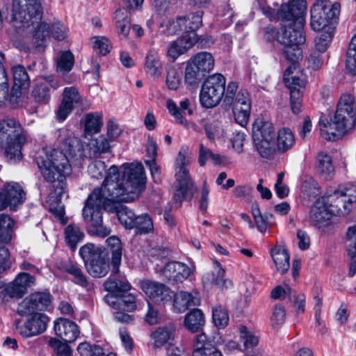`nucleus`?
I'll return each mask as SVG.
<instances>
[{"instance_id":"4c0bfd02","label":"nucleus","mask_w":356,"mask_h":356,"mask_svg":"<svg viewBox=\"0 0 356 356\" xmlns=\"http://www.w3.org/2000/svg\"><path fill=\"white\" fill-rule=\"evenodd\" d=\"M83 143L86 144V149H88V156L108 152L110 149L109 142L104 136H99L95 138L92 136L89 140H84Z\"/></svg>"},{"instance_id":"e2e57ef3","label":"nucleus","mask_w":356,"mask_h":356,"mask_svg":"<svg viewBox=\"0 0 356 356\" xmlns=\"http://www.w3.org/2000/svg\"><path fill=\"white\" fill-rule=\"evenodd\" d=\"M145 68L148 74L154 78L160 76L161 74L160 70L161 63L153 56L149 55L147 56Z\"/></svg>"},{"instance_id":"4468645a","label":"nucleus","mask_w":356,"mask_h":356,"mask_svg":"<svg viewBox=\"0 0 356 356\" xmlns=\"http://www.w3.org/2000/svg\"><path fill=\"white\" fill-rule=\"evenodd\" d=\"M106 303L113 309L115 319L122 323H129L132 320V316L125 312H132L136 308L135 297L131 294L120 295V293H108L104 297Z\"/></svg>"},{"instance_id":"a18cd8bd","label":"nucleus","mask_w":356,"mask_h":356,"mask_svg":"<svg viewBox=\"0 0 356 356\" xmlns=\"http://www.w3.org/2000/svg\"><path fill=\"white\" fill-rule=\"evenodd\" d=\"M65 236L67 243L72 249H74L76 245L83 241L84 234L81 231L78 225L70 224L65 228Z\"/></svg>"},{"instance_id":"c9c22d12","label":"nucleus","mask_w":356,"mask_h":356,"mask_svg":"<svg viewBox=\"0 0 356 356\" xmlns=\"http://www.w3.org/2000/svg\"><path fill=\"white\" fill-rule=\"evenodd\" d=\"M83 122L85 127L83 140H89V138L92 137L93 134L98 133L103 125L102 119L98 114H87Z\"/></svg>"},{"instance_id":"dca6fc26","label":"nucleus","mask_w":356,"mask_h":356,"mask_svg":"<svg viewBox=\"0 0 356 356\" xmlns=\"http://www.w3.org/2000/svg\"><path fill=\"white\" fill-rule=\"evenodd\" d=\"M51 302L49 292L33 293L19 303L17 312L21 315H26L45 310L51 306Z\"/></svg>"},{"instance_id":"c03bdc74","label":"nucleus","mask_w":356,"mask_h":356,"mask_svg":"<svg viewBox=\"0 0 356 356\" xmlns=\"http://www.w3.org/2000/svg\"><path fill=\"white\" fill-rule=\"evenodd\" d=\"M115 19L118 34L123 38H127L130 31V20L127 12L120 9L115 13Z\"/></svg>"},{"instance_id":"cd10ccee","label":"nucleus","mask_w":356,"mask_h":356,"mask_svg":"<svg viewBox=\"0 0 356 356\" xmlns=\"http://www.w3.org/2000/svg\"><path fill=\"white\" fill-rule=\"evenodd\" d=\"M172 298H174V309L179 313L185 312L189 307L200 304V298L196 291L188 293L181 291L176 294L174 293Z\"/></svg>"},{"instance_id":"ea45409f","label":"nucleus","mask_w":356,"mask_h":356,"mask_svg":"<svg viewBox=\"0 0 356 356\" xmlns=\"http://www.w3.org/2000/svg\"><path fill=\"white\" fill-rule=\"evenodd\" d=\"M251 213L254 219V225L259 232L265 233L269 225V220L273 215L268 213H261L259 204L257 202L252 203Z\"/></svg>"},{"instance_id":"2eb2a0df","label":"nucleus","mask_w":356,"mask_h":356,"mask_svg":"<svg viewBox=\"0 0 356 356\" xmlns=\"http://www.w3.org/2000/svg\"><path fill=\"white\" fill-rule=\"evenodd\" d=\"M61 151L65 154L70 160L78 159L88 156V149L83 140L81 141L74 133L67 129L60 131Z\"/></svg>"},{"instance_id":"72a5a7b5","label":"nucleus","mask_w":356,"mask_h":356,"mask_svg":"<svg viewBox=\"0 0 356 356\" xmlns=\"http://www.w3.org/2000/svg\"><path fill=\"white\" fill-rule=\"evenodd\" d=\"M295 143V135L289 128L283 127L277 131L275 145L279 151L286 152L292 149Z\"/></svg>"},{"instance_id":"473e14b6","label":"nucleus","mask_w":356,"mask_h":356,"mask_svg":"<svg viewBox=\"0 0 356 356\" xmlns=\"http://www.w3.org/2000/svg\"><path fill=\"white\" fill-rule=\"evenodd\" d=\"M205 324V317L202 310L194 309L187 313L184 319V327L191 332L200 330Z\"/></svg>"},{"instance_id":"7ed1b4c3","label":"nucleus","mask_w":356,"mask_h":356,"mask_svg":"<svg viewBox=\"0 0 356 356\" xmlns=\"http://www.w3.org/2000/svg\"><path fill=\"white\" fill-rule=\"evenodd\" d=\"M38 165L44 178L55 183V190L47 200L49 209L58 218L65 214L61 197L65 188V177L71 173L70 160L61 150L45 148L38 158Z\"/></svg>"},{"instance_id":"774afa93","label":"nucleus","mask_w":356,"mask_h":356,"mask_svg":"<svg viewBox=\"0 0 356 356\" xmlns=\"http://www.w3.org/2000/svg\"><path fill=\"white\" fill-rule=\"evenodd\" d=\"M106 170L105 163L101 161H95L90 163L88 168V172L91 177L94 179L102 178Z\"/></svg>"},{"instance_id":"69168bd1","label":"nucleus","mask_w":356,"mask_h":356,"mask_svg":"<svg viewBox=\"0 0 356 356\" xmlns=\"http://www.w3.org/2000/svg\"><path fill=\"white\" fill-rule=\"evenodd\" d=\"M186 23V19L182 16L176 17L168 22L165 25L168 33L174 35L184 31V25Z\"/></svg>"},{"instance_id":"393cba45","label":"nucleus","mask_w":356,"mask_h":356,"mask_svg":"<svg viewBox=\"0 0 356 356\" xmlns=\"http://www.w3.org/2000/svg\"><path fill=\"white\" fill-rule=\"evenodd\" d=\"M198 40L197 34H192L187 38L181 36L172 42L167 51V56L175 61L179 56L186 53Z\"/></svg>"},{"instance_id":"412c9836","label":"nucleus","mask_w":356,"mask_h":356,"mask_svg":"<svg viewBox=\"0 0 356 356\" xmlns=\"http://www.w3.org/2000/svg\"><path fill=\"white\" fill-rule=\"evenodd\" d=\"M56 335L66 343L74 341L80 334L79 326L65 318H58L54 321Z\"/></svg>"},{"instance_id":"e433bc0d","label":"nucleus","mask_w":356,"mask_h":356,"mask_svg":"<svg viewBox=\"0 0 356 356\" xmlns=\"http://www.w3.org/2000/svg\"><path fill=\"white\" fill-rule=\"evenodd\" d=\"M16 222L9 215L0 214V243H8L12 241Z\"/></svg>"},{"instance_id":"c85d7f7f","label":"nucleus","mask_w":356,"mask_h":356,"mask_svg":"<svg viewBox=\"0 0 356 356\" xmlns=\"http://www.w3.org/2000/svg\"><path fill=\"white\" fill-rule=\"evenodd\" d=\"M10 210H16L17 208L22 204L26 199V194L22 187L17 183H8L2 188Z\"/></svg>"},{"instance_id":"20e7f679","label":"nucleus","mask_w":356,"mask_h":356,"mask_svg":"<svg viewBox=\"0 0 356 356\" xmlns=\"http://www.w3.org/2000/svg\"><path fill=\"white\" fill-rule=\"evenodd\" d=\"M356 200V188L351 184L341 185L318 197L312 207L309 220L319 228L327 225L332 215H344Z\"/></svg>"},{"instance_id":"864d4df0","label":"nucleus","mask_w":356,"mask_h":356,"mask_svg":"<svg viewBox=\"0 0 356 356\" xmlns=\"http://www.w3.org/2000/svg\"><path fill=\"white\" fill-rule=\"evenodd\" d=\"M13 75L14 87H17L19 88H26L29 87L30 79L24 67L21 65L13 67Z\"/></svg>"},{"instance_id":"1a4fd4ad","label":"nucleus","mask_w":356,"mask_h":356,"mask_svg":"<svg viewBox=\"0 0 356 356\" xmlns=\"http://www.w3.org/2000/svg\"><path fill=\"white\" fill-rule=\"evenodd\" d=\"M355 124L356 115L336 111L330 120H320L319 129L323 138L336 140L350 133Z\"/></svg>"},{"instance_id":"de8ad7c7","label":"nucleus","mask_w":356,"mask_h":356,"mask_svg":"<svg viewBox=\"0 0 356 356\" xmlns=\"http://www.w3.org/2000/svg\"><path fill=\"white\" fill-rule=\"evenodd\" d=\"M239 339L243 343L245 350L252 349L259 343V337L249 330L245 326L239 327Z\"/></svg>"},{"instance_id":"4d7b16f0","label":"nucleus","mask_w":356,"mask_h":356,"mask_svg":"<svg viewBox=\"0 0 356 356\" xmlns=\"http://www.w3.org/2000/svg\"><path fill=\"white\" fill-rule=\"evenodd\" d=\"M134 228L136 232L140 234L152 232L154 225L152 218L147 213L137 216Z\"/></svg>"},{"instance_id":"5701e85b","label":"nucleus","mask_w":356,"mask_h":356,"mask_svg":"<svg viewBox=\"0 0 356 356\" xmlns=\"http://www.w3.org/2000/svg\"><path fill=\"white\" fill-rule=\"evenodd\" d=\"M225 270L220 262L213 260V269L211 273H205L202 277V282L204 286H216L219 289H229L232 286V282L228 279H225Z\"/></svg>"},{"instance_id":"6ab92c4d","label":"nucleus","mask_w":356,"mask_h":356,"mask_svg":"<svg viewBox=\"0 0 356 356\" xmlns=\"http://www.w3.org/2000/svg\"><path fill=\"white\" fill-rule=\"evenodd\" d=\"M250 109V99L248 91L239 90L233 101V114L236 122L241 127H245L248 124Z\"/></svg>"},{"instance_id":"49530a36","label":"nucleus","mask_w":356,"mask_h":356,"mask_svg":"<svg viewBox=\"0 0 356 356\" xmlns=\"http://www.w3.org/2000/svg\"><path fill=\"white\" fill-rule=\"evenodd\" d=\"M203 76L204 74L202 72L196 69L189 61L187 62L184 72V83L188 87L193 88L197 86Z\"/></svg>"},{"instance_id":"f03ea898","label":"nucleus","mask_w":356,"mask_h":356,"mask_svg":"<svg viewBox=\"0 0 356 356\" xmlns=\"http://www.w3.org/2000/svg\"><path fill=\"white\" fill-rule=\"evenodd\" d=\"M122 179H119L118 169L112 165L102 186L90 193V200L104 203L106 208L113 209L117 201L131 202L143 191L146 177L142 164L131 163L122 166Z\"/></svg>"},{"instance_id":"7c9ffc66","label":"nucleus","mask_w":356,"mask_h":356,"mask_svg":"<svg viewBox=\"0 0 356 356\" xmlns=\"http://www.w3.org/2000/svg\"><path fill=\"white\" fill-rule=\"evenodd\" d=\"M166 107L169 113L178 121L179 124L184 127H188V122L184 118V114L187 111L188 114L192 115L193 110L191 108V100L184 99L179 103V107L172 99H168Z\"/></svg>"},{"instance_id":"37998d69","label":"nucleus","mask_w":356,"mask_h":356,"mask_svg":"<svg viewBox=\"0 0 356 356\" xmlns=\"http://www.w3.org/2000/svg\"><path fill=\"white\" fill-rule=\"evenodd\" d=\"M336 111L356 115V100L351 94L345 92L339 97Z\"/></svg>"},{"instance_id":"f704fd0d","label":"nucleus","mask_w":356,"mask_h":356,"mask_svg":"<svg viewBox=\"0 0 356 356\" xmlns=\"http://www.w3.org/2000/svg\"><path fill=\"white\" fill-rule=\"evenodd\" d=\"M196 69H198L204 74L209 72L214 67V58L211 54L202 51L195 54L188 60Z\"/></svg>"},{"instance_id":"6e6d98bb","label":"nucleus","mask_w":356,"mask_h":356,"mask_svg":"<svg viewBox=\"0 0 356 356\" xmlns=\"http://www.w3.org/2000/svg\"><path fill=\"white\" fill-rule=\"evenodd\" d=\"M165 83L172 90H177L181 85V74L175 67H169L166 70Z\"/></svg>"},{"instance_id":"9b49d317","label":"nucleus","mask_w":356,"mask_h":356,"mask_svg":"<svg viewBox=\"0 0 356 356\" xmlns=\"http://www.w3.org/2000/svg\"><path fill=\"white\" fill-rule=\"evenodd\" d=\"M275 129L270 122L257 119L252 128L255 148L259 155L265 159L271 158L276 149Z\"/></svg>"},{"instance_id":"338daca9","label":"nucleus","mask_w":356,"mask_h":356,"mask_svg":"<svg viewBox=\"0 0 356 356\" xmlns=\"http://www.w3.org/2000/svg\"><path fill=\"white\" fill-rule=\"evenodd\" d=\"M325 58V54H321L318 51L312 50L307 58L309 67L314 70L320 69L324 63Z\"/></svg>"},{"instance_id":"f257e3e1","label":"nucleus","mask_w":356,"mask_h":356,"mask_svg":"<svg viewBox=\"0 0 356 356\" xmlns=\"http://www.w3.org/2000/svg\"><path fill=\"white\" fill-rule=\"evenodd\" d=\"M280 3L281 0H266L261 8L270 19H279L285 22L277 32V40L284 47V54L288 60L299 61L302 58L300 45L305 40L302 27L305 22L306 1L291 0L280 9Z\"/></svg>"},{"instance_id":"0eeeda50","label":"nucleus","mask_w":356,"mask_h":356,"mask_svg":"<svg viewBox=\"0 0 356 356\" xmlns=\"http://www.w3.org/2000/svg\"><path fill=\"white\" fill-rule=\"evenodd\" d=\"M191 161L192 153L187 147H181L175 160L174 200L178 207L184 200L191 198L193 195L194 184L188 169Z\"/></svg>"},{"instance_id":"39448f33","label":"nucleus","mask_w":356,"mask_h":356,"mask_svg":"<svg viewBox=\"0 0 356 356\" xmlns=\"http://www.w3.org/2000/svg\"><path fill=\"white\" fill-rule=\"evenodd\" d=\"M40 15L41 6L38 0H13L12 19L14 26L28 29L33 42L38 45L50 34V24L38 22Z\"/></svg>"},{"instance_id":"b1692460","label":"nucleus","mask_w":356,"mask_h":356,"mask_svg":"<svg viewBox=\"0 0 356 356\" xmlns=\"http://www.w3.org/2000/svg\"><path fill=\"white\" fill-rule=\"evenodd\" d=\"M291 62L292 64L284 72V80L290 92L293 90L301 91L305 85V76L299 66L298 61Z\"/></svg>"},{"instance_id":"052dcab7","label":"nucleus","mask_w":356,"mask_h":356,"mask_svg":"<svg viewBox=\"0 0 356 356\" xmlns=\"http://www.w3.org/2000/svg\"><path fill=\"white\" fill-rule=\"evenodd\" d=\"M301 191L304 197H315L319 193L320 189L316 181L312 178L306 179L301 186Z\"/></svg>"},{"instance_id":"6e6552de","label":"nucleus","mask_w":356,"mask_h":356,"mask_svg":"<svg viewBox=\"0 0 356 356\" xmlns=\"http://www.w3.org/2000/svg\"><path fill=\"white\" fill-rule=\"evenodd\" d=\"M26 142L21 124L14 119L0 122V147L5 149L6 158L17 161L22 159V146Z\"/></svg>"},{"instance_id":"5fc2aeb1","label":"nucleus","mask_w":356,"mask_h":356,"mask_svg":"<svg viewBox=\"0 0 356 356\" xmlns=\"http://www.w3.org/2000/svg\"><path fill=\"white\" fill-rule=\"evenodd\" d=\"M92 47L103 56L108 54L112 49V43L109 38L105 36H94L90 40Z\"/></svg>"},{"instance_id":"8fccbe9b","label":"nucleus","mask_w":356,"mask_h":356,"mask_svg":"<svg viewBox=\"0 0 356 356\" xmlns=\"http://www.w3.org/2000/svg\"><path fill=\"white\" fill-rule=\"evenodd\" d=\"M212 320L218 329L225 328L229 323V314L225 308L216 305L212 308Z\"/></svg>"},{"instance_id":"423d86ee","label":"nucleus","mask_w":356,"mask_h":356,"mask_svg":"<svg viewBox=\"0 0 356 356\" xmlns=\"http://www.w3.org/2000/svg\"><path fill=\"white\" fill-rule=\"evenodd\" d=\"M123 202L117 201L114 205L115 208L109 209L106 208L104 203L99 204L95 200H90V194L83 209V218L90 226L89 232L92 234L102 237L106 236L110 234L111 229L102 225V209L108 212H115L119 221L126 229H131L134 228L137 216L131 209L120 204Z\"/></svg>"},{"instance_id":"c756f323","label":"nucleus","mask_w":356,"mask_h":356,"mask_svg":"<svg viewBox=\"0 0 356 356\" xmlns=\"http://www.w3.org/2000/svg\"><path fill=\"white\" fill-rule=\"evenodd\" d=\"M175 332V327L173 325H168L159 327L150 334V346L154 349L162 348L170 339H173Z\"/></svg>"},{"instance_id":"a878e982","label":"nucleus","mask_w":356,"mask_h":356,"mask_svg":"<svg viewBox=\"0 0 356 356\" xmlns=\"http://www.w3.org/2000/svg\"><path fill=\"white\" fill-rule=\"evenodd\" d=\"M193 356H222V353L202 333L196 337Z\"/></svg>"},{"instance_id":"f8f14e48","label":"nucleus","mask_w":356,"mask_h":356,"mask_svg":"<svg viewBox=\"0 0 356 356\" xmlns=\"http://www.w3.org/2000/svg\"><path fill=\"white\" fill-rule=\"evenodd\" d=\"M339 10V3L327 5L323 2H316L311 9V27L314 31H328L330 28L334 31Z\"/></svg>"},{"instance_id":"a211bd4d","label":"nucleus","mask_w":356,"mask_h":356,"mask_svg":"<svg viewBox=\"0 0 356 356\" xmlns=\"http://www.w3.org/2000/svg\"><path fill=\"white\" fill-rule=\"evenodd\" d=\"M82 103V97L75 87L65 88L63 92L62 102L56 112V118L63 122L72 111Z\"/></svg>"},{"instance_id":"603ef678","label":"nucleus","mask_w":356,"mask_h":356,"mask_svg":"<svg viewBox=\"0 0 356 356\" xmlns=\"http://www.w3.org/2000/svg\"><path fill=\"white\" fill-rule=\"evenodd\" d=\"M57 71L66 73L70 71L74 63L72 54L69 51H62L57 58Z\"/></svg>"},{"instance_id":"aec40b11","label":"nucleus","mask_w":356,"mask_h":356,"mask_svg":"<svg viewBox=\"0 0 356 356\" xmlns=\"http://www.w3.org/2000/svg\"><path fill=\"white\" fill-rule=\"evenodd\" d=\"M31 317L24 325L17 327L19 334L24 337H31L41 334L47 329L49 317L40 312L29 314Z\"/></svg>"},{"instance_id":"2f4dec72","label":"nucleus","mask_w":356,"mask_h":356,"mask_svg":"<svg viewBox=\"0 0 356 356\" xmlns=\"http://www.w3.org/2000/svg\"><path fill=\"white\" fill-rule=\"evenodd\" d=\"M270 254L277 270L281 273H286L290 266V256L286 249L282 245H276L270 250Z\"/></svg>"},{"instance_id":"ddd939ff","label":"nucleus","mask_w":356,"mask_h":356,"mask_svg":"<svg viewBox=\"0 0 356 356\" xmlns=\"http://www.w3.org/2000/svg\"><path fill=\"white\" fill-rule=\"evenodd\" d=\"M225 79L220 74L209 76L204 82L200 95L201 104L207 108L217 106L224 93Z\"/></svg>"},{"instance_id":"bb28decb","label":"nucleus","mask_w":356,"mask_h":356,"mask_svg":"<svg viewBox=\"0 0 356 356\" xmlns=\"http://www.w3.org/2000/svg\"><path fill=\"white\" fill-rule=\"evenodd\" d=\"M49 86L55 89L60 86L58 83L54 81L51 76H42L38 81L32 92V95L36 102H47L49 100L50 97Z\"/></svg>"},{"instance_id":"9d476101","label":"nucleus","mask_w":356,"mask_h":356,"mask_svg":"<svg viewBox=\"0 0 356 356\" xmlns=\"http://www.w3.org/2000/svg\"><path fill=\"white\" fill-rule=\"evenodd\" d=\"M79 254L88 273L94 277L105 276L109 270V256L106 249L86 244L81 248Z\"/></svg>"},{"instance_id":"a19ab883","label":"nucleus","mask_w":356,"mask_h":356,"mask_svg":"<svg viewBox=\"0 0 356 356\" xmlns=\"http://www.w3.org/2000/svg\"><path fill=\"white\" fill-rule=\"evenodd\" d=\"M205 132L207 137L211 141L222 140L226 137V132L220 122L214 119H211L204 126Z\"/></svg>"},{"instance_id":"13d9d810","label":"nucleus","mask_w":356,"mask_h":356,"mask_svg":"<svg viewBox=\"0 0 356 356\" xmlns=\"http://www.w3.org/2000/svg\"><path fill=\"white\" fill-rule=\"evenodd\" d=\"M346 66L353 74H356V35L352 38L346 54Z\"/></svg>"},{"instance_id":"bf43d9fd","label":"nucleus","mask_w":356,"mask_h":356,"mask_svg":"<svg viewBox=\"0 0 356 356\" xmlns=\"http://www.w3.org/2000/svg\"><path fill=\"white\" fill-rule=\"evenodd\" d=\"M286 312L283 307L276 305L272 312L270 324L274 329L280 328L284 323Z\"/></svg>"},{"instance_id":"79ce46f5","label":"nucleus","mask_w":356,"mask_h":356,"mask_svg":"<svg viewBox=\"0 0 356 356\" xmlns=\"http://www.w3.org/2000/svg\"><path fill=\"white\" fill-rule=\"evenodd\" d=\"M183 17L186 19V23L183 26L185 32L183 37L187 38L192 34H196L195 31L201 26L202 13L198 11Z\"/></svg>"},{"instance_id":"0e129e2a","label":"nucleus","mask_w":356,"mask_h":356,"mask_svg":"<svg viewBox=\"0 0 356 356\" xmlns=\"http://www.w3.org/2000/svg\"><path fill=\"white\" fill-rule=\"evenodd\" d=\"M50 33L56 40H64L68 35V29L61 22L56 21L50 25Z\"/></svg>"},{"instance_id":"58836bf2","label":"nucleus","mask_w":356,"mask_h":356,"mask_svg":"<svg viewBox=\"0 0 356 356\" xmlns=\"http://www.w3.org/2000/svg\"><path fill=\"white\" fill-rule=\"evenodd\" d=\"M316 169L318 173L324 179H330L334 173V166L330 156L323 152L317 156Z\"/></svg>"},{"instance_id":"680f3d73","label":"nucleus","mask_w":356,"mask_h":356,"mask_svg":"<svg viewBox=\"0 0 356 356\" xmlns=\"http://www.w3.org/2000/svg\"><path fill=\"white\" fill-rule=\"evenodd\" d=\"M104 286L105 289L108 293H113L127 291L129 289V284L111 279H108L107 281H106Z\"/></svg>"},{"instance_id":"f3484780","label":"nucleus","mask_w":356,"mask_h":356,"mask_svg":"<svg viewBox=\"0 0 356 356\" xmlns=\"http://www.w3.org/2000/svg\"><path fill=\"white\" fill-rule=\"evenodd\" d=\"M140 286L147 297L157 304L165 305L170 302L174 292L163 284L150 280L141 282Z\"/></svg>"},{"instance_id":"09e8293b","label":"nucleus","mask_w":356,"mask_h":356,"mask_svg":"<svg viewBox=\"0 0 356 356\" xmlns=\"http://www.w3.org/2000/svg\"><path fill=\"white\" fill-rule=\"evenodd\" d=\"M112 254L113 268L118 270L122 258V245L120 240L115 236H111L106 240Z\"/></svg>"},{"instance_id":"4be33fe9","label":"nucleus","mask_w":356,"mask_h":356,"mask_svg":"<svg viewBox=\"0 0 356 356\" xmlns=\"http://www.w3.org/2000/svg\"><path fill=\"white\" fill-rule=\"evenodd\" d=\"M35 278L26 273H20L5 289L4 291L11 298H21L27 289L35 284Z\"/></svg>"},{"instance_id":"3c124183","label":"nucleus","mask_w":356,"mask_h":356,"mask_svg":"<svg viewBox=\"0 0 356 356\" xmlns=\"http://www.w3.org/2000/svg\"><path fill=\"white\" fill-rule=\"evenodd\" d=\"M334 31H322V33L316 37L314 41L313 50L325 54L328 49L333 36Z\"/></svg>"}]
</instances>
